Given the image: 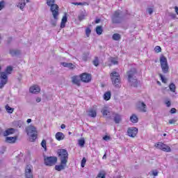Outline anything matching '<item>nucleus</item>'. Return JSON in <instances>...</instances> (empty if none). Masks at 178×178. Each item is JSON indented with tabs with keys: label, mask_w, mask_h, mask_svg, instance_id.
<instances>
[{
	"label": "nucleus",
	"mask_w": 178,
	"mask_h": 178,
	"mask_svg": "<svg viewBox=\"0 0 178 178\" xmlns=\"http://www.w3.org/2000/svg\"><path fill=\"white\" fill-rule=\"evenodd\" d=\"M47 5L50 6V12H51L54 20L58 21L59 19V6L58 4H55V0H47Z\"/></svg>",
	"instance_id": "nucleus-1"
},
{
	"label": "nucleus",
	"mask_w": 178,
	"mask_h": 178,
	"mask_svg": "<svg viewBox=\"0 0 178 178\" xmlns=\"http://www.w3.org/2000/svg\"><path fill=\"white\" fill-rule=\"evenodd\" d=\"M13 70V68L10 66L7 67L6 72H1L0 76V88H3L6 83H8V74H10Z\"/></svg>",
	"instance_id": "nucleus-2"
},
{
	"label": "nucleus",
	"mask_w": 178,
	"mask_h": 178,
	"mask_svg": "<svg viewBox=\"0 0 178 178\" xmlns=\"http://www.w3.org/2000/svg\"><path fill=\"white\" fill-rule=\"evenodd\" d=\"M26 134L30 138L31 143H34L37 140V136L38 132L37 131V128L33 125L29 126L26 129Z\"/></svg>",
	"instance_id": "nucleus-3"
},
{
	"label": "nucleus",
	"mask_w": 178,
	"mask_h": 178,
	"mask_svg": "<svg viewBox=\"0 0 178 178\" xmlns=\"http://www.w3.org/2000/svg\"><path fill=\"white\" fill-rule=\"evenodd\" d=\"M136 74H137V70L136 68H132L127 72L128 81L131 83V86H133V87H137L138 84Z\"/></svg>",
	"instance_id": "nucleus-4"
},
{
	"label": "nucleus",
	"mask_w": 178,
	"mask_h": 178,
	"mask_svg": "<svg viewBox=\"0 0 178 178\" xmlns=\"http://www.w3.org/2000/svg\"><path fill=\"white\" fill-rule=\"evenodd\" d=\"M57 154L60 159V162H65L67 163V161L69 159V153L67 152V150L65 149H59Z\"/></svg>",
	"instance_id": "nucleus-5"
},
{
	"label": "nucleus",
	"mask_w": 178,
	"mask_h": 178,
	"mask_svg": "<svg viewBox=\"0 0 178 178\" xmlns=\"http://www.w3.org/2000/svg\"><path fill=\"white\" fill-rule=\"evenodd\" d=\"M111 81L115 87H119L120 86V75L118 72H112L110 74Z\"/></svg>",
	"instance_id": "nucleus-6"
},
{
	"label": "nucleus",
	"mask_w": 178,
	"mask_h": 178,
	"mask_svg": "<svg viewBox=\"0 0 178 178\" xmlns=\"http://www.w3.org/2000/svg\"><path fill=\"white\" fill-rule=\"evenodd\" d=\"M111 20L114 24H119V23H122V21L123 20V17H122V11H115L111 17Z\"/></svg>",
	"instance_id": "nucleus-7"
},
{
	"label": "nucleus",
	"mask_w": 178,
	"mask_h": 178,
	"mask_svg": "<svg viewBox=\"0 0 178 178\" xmlns=\"http://www.w3.org/2000/svg\"><path fill=\"white\" fill-rule=\"evenodd\" d=\"M44 161L46 166H54L58 162V158L56 156H44Z\"/></svg>",
	"instance_id": "nucleus-8"
},
{
	"label": "nucleus",
	"mask_w": 178,
	"mask_h": 178,
	"mask_svg": "<svg viewBox=\"0 0 178 178\" xmlns=\"http://www.w3.org/2000/svg\"><path fill=\"white\" fill-rule=\"evenodd\" d=\"M160 63L163 73H168L169 72V65H168V59L165 56L160 58Z\"/></svg>",
	"instance_id": "nucleus-9"
},
{
	"label": "nucleus",
	"mask_w": 178,
	"mask_h": 178,
	"mask_svg": "<svg viewBox=\"0 0 178 178\" xmlns=\"http://www.w3.org/2000/svg\"><path fill=\"white\" fill-rule=\"evenodd\" d=\"M154 147H156V148H158L159 149H161V151H164V152H170L171 151L170 147L161 142L156 143Z\"/></svg>",
	"instance_id": "nucleus-10"
},
{
	"label": "nucleus",
	"mask_w": 178,
	"mask_h": 178,
	"mask_svg": "<svg viewBox=\"0 0 178 178\" xmlns=\"http://www.w3.org/2000/svg\"><path fill=\"white\" fill-rule=\"evenodd\" d=\"M25 177L26 178H34L33 175V165H27L25 168Z\"/></svg>",
	"instance_id": "nucleus-11"
},
{
	"label": "nucleus",
	"mask_w": 178,
	"mask_h": 178,
	"mask_svg": "<svg viewBox=\"0 0 178 178\" xmlns=\"http://www.w3.org/2000/svg\"><path fill=\"white\" fill-rule=\"evenodd\" d=\"M102 113L104 118H107V119H112V113H113V112L111 111L109 108L104 107L102 109Z\"/></svg>",
	"instance_id": "nucleus-12"
},
{
	"label": "nucleus",
	"mask_w": 178,
	"mask_h": 178,
	"mask_svg": "<svg viewBox=\"0 0 178 178\" xmlns=\"http://www.w3.org/2000/svg\"><path fill=\"white\" fill-rule=\"evenodd\" d=\"M138 133V129L136 127H130L127 129V135L129 137H131L132 138H134L137 136Z\"/></svg>",
	"instance_id": "nucleus-13"
},
{
	"label": "nucleus",
	"mask_w": 178,
	"mask_h": 178,
	"mask_svg": "<svg viewBox=\"0 0 178 178\" xmlns=\"http://www.w3.org/2000/svg\"><path fill=\"white\" fill-rule=\"evenodd\" d=\"M113 118V122L116 124H119V123H120V122H122V115H120L118 113L113 112V113L111 115V118Z\"/></svg>",
	"instance_id": "nucleus-14"
},
{
	"label": "nucleus",
	"mask_w": 178,
	"mask_h": 178,
	"mask_svg": "<svg viewBox=\"0 0 178 178\" xmlns=\"http://www.w3.org/2000/svg\"><path fill=\"white\" fill-rule=\"evenodd\" d=\"M136 108L140 112H147V105L143 102H138L136 104Z\"/></svg>",
	"instance_id": "nucleus-15"
},
{
	"label": "nucleus",
	"mask_w": 178,
	"mask_h": 178,
	"mask_svg": "<svg viewBox=\"0 0 178 178\" xmlns=\"http://www.w3.org/2000/svg\"><path fill=\"white\" fill-rule=\"evenodd\" d=\"M80 79L83 83H90V81H91V75L90 74L83 73L80 76Z\"/></svg>",
	"instance_id": "nucleus-16"
},
{
	"label": "nucleus",
	"mask_w": 178,
	"mask_h": 178,
	"mask_svg": "<svg viewBox=\"0 0 178 178\" xmlns=\"http://www.w3.org/2000/svg\"><path fill=\"white\" fill-rule=\"evenodd\" d=\"M67 165V163L60 161V165H55V170H57L58 172H60L61 170H65V169H66Z\"/></svg>",
	"instance_id": "nucleus-17"
},
{
	"label": "nucleus",
	"mask_w": 178,
	"mask_h": 178,
	"mask_svg": "<svg viewBox=\"0 0 178 178\" xmlns=\"http://www.w3.org/2000/svg\"><path fill=\"white\" fill-rule=\"evenodd\" d=\"M29 91L31 94H38V92L41 91V89L40 88V86L34 85L30 88Z\"/></svg>",
	"instance_id": "nucleus-18"
},
{
	"label": "nucleus",
	"mask_w": 178,
	"mask_h": 178,
	"mask_svg": "<svg viewBox=\"0 0 178 178\" xmlns=\"http://www.w3.org/2000/svg\"><path fill=\"white\" fill-rule=\"evenodd\" d=\"M66 23H67V13H65L61 19L60 27L65 29L66 27Z\"/></svg>",
	"instance_id": "nucleus-19"
},
{
	"label": "nucleus",
	"mask_w": 178,
	"mask_h": 178,
	"mask_svg": "<svg viewBox=\"0 0 178 178\" xmlns=\"http://www.w3.org/2000/svg\"><path fill=\"white\" fill-rule=\"evenodd\" d=\"M88 116L89 118H97V110L95 108H90L88 111Z\"/></svg>",
	"instance_id": "nucleus-20"
},
{
	"label": "nucleus",
	"mask_w": 178,
	"mask_h": 178,
	"mask_svg": "<svg viewBox=\"0 0 178 178\" xmlns=\"http://www.w3.org/2000/svg\"><path fill=\"white\" fill-rule=\"evenodd\" d=\"M56 139L58 141H62V140L65 139V134H63L62 132H57L56 134Z\"/></svg>",
	"instance_id": "nucleus-21"
},
{
	"label": "nucleus",
	"mask_w": 178,
	"mask_h": 178,
	"mask_svg": "<svg viewBox=\"0 0 178 178\" xmlns=\"http://www.w3.org/2000/svg\"><path fill=\"white\" fill-rule=\"evenodd\" d=\"M17 140V137H6V143H8L9 144H13V143H16Z\"/></svg>",
	"instance_id": "nucleus-22"
},
{
	"label": "nucleus",
	"mask_w": 178,
	"mask_h": 178,
	"mask_svg": "<svg viewBox=\"0 0 178 178\" xmlns=\"http://www.w3.org/2000/svg\"><path fill=\"white\" fill-rule=\"evenodd\" d=\"M72 81L73 84H76V86H80V77L78 76H74L72 77Z\"/></svg>",
	"instance_id": "nucleus-23"
},
{
	"label": "nucleus",
	"mask_w": 178,
	"mask_h": 178,
	"mask_svg": "<svg viewBox=\"0 0 178 178\" xmlns=\"http://www.w3.org/2000/svg\"><path fill=\"white\" fill-rule=\"evenodd\" d=\"M13 133H15V129L13 128H10L7 130H6L3 133V135L4 136V137H6L8 136H10V134H13Z\"/></svg>",
	"instance_id": "nucleus-24"
},
{
	"label": "nucleus",
	"mask_w": 178,
	"mask_h": 178,
	"mask_svg": "<svg viewBox=\"0 0 178 178\" xmlns=\"http://www.w3.org/2000/svg\"><path fill=\"white\" fill-rule=\"evenodd\" d=\"M26 6V0H21L19 3L17 4V7L19 8L21 10H23L24 9V7Z\"/></svg>",
	"instance_id": "nucleus-25"
},
{
	"label": "nucleus",
	"mask_w": 178,
	"mask_h": 178,
	"mask_svg": "<svg viewBox=\"0 0 178 178\" xmlns=\"http://www.w3.org/2000/svg\"><path fill=\"white\" fill-rule=\"evenodd\" d=\"M10 54L11 56H17V55H20V51L18 49H10Z\"/></svg>",
	"instance_id": "nucleus-26"
},
{
	"label": "nucleus",
	"mask_w": 178,
	"mask_h": 178,
	"mask_svg": "<svg viewBox=\"0 0 178 178\" xmlns=\"http://www.w3.org/2000/svg\"><path fill=\"white\" fill-rule=\"evenodd\" d=\"M61 65L64 67H68V69H74V65H73L72 63H61Z\"/></svg>",
	"instance_id": "nucleus-27"
},
{
	"label": "nucleus",
	"mask_w": 178,
	"mask_h": 178,
	"mask_svg": "<svg viewBox=\"0 0 178 178\" xmlns=\"http://www.w3.org/2000/svg\"><path fill=\"white\" fill-rule=\"evenodd\" d=\"M130 122H131V123H137L138 122V118L136 114H133L130 117Z\"/></svg>",
	"instance_id": "nucleus-28"
},
{
	"label": "nucleus",
	"mask_w": 178,
	"mask_h": 178,
	"mask_svg": "<svg viewBox=\"0 0 178 178\" xmlns=\"http://www.w3.org/2000/svg\"><path fill=\"white\" fill-rule=\"evenodd\" d=\"M112 38L114 41H119L122 38V35L119 33H114L112 36Z\"/></svg>",
	"instance_id": "nucleus-29"
},
{
	"label": "nucleus",
	"mask_w": 178,
	"mask_h": 178,
	"mask_svg": "<svg viewBox=\"0 0 178 178\" xmlns=\"http://www.w3.org/2000/svg\"><path fill=\"white\" fill-rule=\"evenodd\" d=\"M111 92H106L104 93V99H105V101H109L111 99Z\"/></svg>",
	"instance_id": "nucleus-30"
},
{
	"label": "nucleus",
	"mask_w": 178,
	"mask_h": 178,
	"mask_svg": "<svg viewBox=\"0 0 178 178\" xmlns=\"http://www.w3.org/2000/svg\"><path fill=\"white\" fill-rule=\"evenodd\" d=\"M102 31H104L102 29V26H97L96 33L97 34H98V35H101V34H102Z\"/></svg>",
	"instance_id": "nucleus-31"
},
{
	"label": "nucleus",
	"mask_w": 178,
	"mask_h": 178,
	"mask_svg": "<svg viewBox=\"0 0 178 178\" xmlns=\"http://www.w3.org/2000/svg\"><path fill=\"white\" fill-rule=\"evenodd\" d=\"M6 109L8 113H13V111H15V108H11L8 105L6 106Z\"/></svg>",
	"instance_id": "nucleus-32"
},
{
	"label": "nucleus",
	"mask_w": 178,
	"mask_h": 178,
	"mask_svg": "<svg viewBox=\"0 0 178 178\" xmlns=\"http://www.w3.org/2000/svg\"><path fill=\"white\" fill-rule=\"evenodd\" d=\"M169 88L172 92H176V86L174 83H170L169 86Z\"/></svg>",
	"instance_id": "nucleus-33"
},
{
	"label": "nucleus",
	"mask_w": 178,
	"mask_h": 178,
	"mask_svg": "<svg viewBox=\"0 0 178 178\" xmlns=\"http://www.w3.org/2000/svg\"><path fill=\"white\" fill-rule=\"evenodd\" d=\"M88 56H90V53L84 54L82 56V60H84L85 62H87L88 59Z\"/></svg>",
	"instance_id": "nucleus-34"
},
{
	"label": "nucleus",
	"mask_w": 178,
	"mask_h": 178,
	"mask_svg": "<svg viewBox=\"0 0 178 178\" xmlns=\"http://www.w3.org/2000/svg\"><path fill=\"white\" fill-rule=\"evenodd\" d=\"M105 177H106V174H105V172L104 171H101L100 172H99L97 177V178H105Z\"/></svg>",
	"instance_id": "nucleus-35"
},
{
	"label": "nucleus",
	"mask_w": 178,
	"mask_h": 178,
	"mask_svg": "<svg viewBox=\"0 0 178 178\" xmlns=\"http://www.w3.org/2000/svg\"><path fill=\"white\" fill-rule=\"evenodd\" d=\"M164 104L165 105H166L167 108H170V106H171L172 105V102H170V100L169 99H167L164 101Z\"/></svg>",
	"instance_id": "nucleus-36"
},
{
	"label": "nucleus",
	"mask_w": 178,
	"mask_h": 178,
	"mask_svg": "<svg viewBox=\"0 0 178 178\" xmlns=\"http://www.w3.org/2000/svg\"><path fill=\"white\" fill-rule=\"evenodd\" d=\"M41 145L44 148V151H47V140H42L41 142Z\"/></svg>",
	"instance_id": "nucleus-37"
},
{
	"label": "nucleus",
	"mask_w": 178,
	"mask_h": 178,
	"mask_svg": "<svg viewBox=\"0 0 178 178\" xmlns=\"http://www.w3.org/2000/svg\"><path fill=\"white\" fill-rule=\"evenodd\" d=\"M159 77L161 78L162 83H166L168 82V79L165 78L162 74H159Z\"/></svg>",
	"instance_id": "nucleus-38"
},
{
	"label": "nucleus",
	"mask_w": 178,
	"mask_h": 178,
	"mask_svg": "<svg viewBox=\"0 0 178 178\" xmlns=\"http://www.w3.org/2000/svg\"><path fill=\"white\" fill-rule=\"evenodd\" d=\"M87 162V159L86 157H83L81 161V168H84L86 166V163Z\"/></svg>",
	"instance_id": "nucleus-39"
},
{
	"label": "nucleus",
	"mask_w": 178,
	"mask_h": 178,
	"mask_svg": "<svg viewBox=\"0 0 178 178\" xmlns=\"http://www.w3.org/2000/svg\"><path fill=\"white\" fill-rule=\"evenodd\" d=\"M110 62H111V65H118V59H116L115 58H111L110 59Z\"/></svg>",
	"instance_id": "nucleus-40"
},
{
	"label": "nucleus",
	"mask_w": 178,
	"mask_h": 178,
	"mask_svg": "<svg viewBox=\"0 0 178 178\" xmlns=\"http://www.w3.org/2000/svg\"><path fill=\"white\" fill-rule=\"evenodd\" d=\"M84 144H86V140H84V139H80L79 140V145H80V147H84Z\"/></svg>",
	"instance_id": "nucleus-41"
},
{
	"label": "nucleus",
	"mask_w": 178,
	"mask_h": 178,
	"mask_svg": "<svg viewBox=\"0 0 178 178\" xmlns=\"http://www.w3.org/2000/svg\"><path fill=\"white\" fill-rule=\"evenodd\" d=\"M13 124L15 126V127H22V123H20L19 121H15Z\"/></svg>",
	"instance_id": "nucleus-42"
},
{
	"label": "nucleus",
	"mask_w": 178,
	"mask_h": 178,
	"mask_svg": "<svg viewBox=\"0 0 178 178\" xmlns=\"http://www.w3.org/2000/svg\"><path fill=\"white\" fill-rule=\"evenodd\" d=\"M149 175L156 177V176H158V171L156 170H153L151 171V172H149Z\"/></svg>",
	"instance_id": "nucleus-43"
},
{
	"label": "nucleus",
	"mask_w": 178,
	"mask_h": 178,
	"mask_svg": "<svg viewBox=\"0 0 178 178\" xmlns=\"http://www.w3.org/2000/svg\"><path fill=\"white\" fill-rule=\"evenodd\" d=\"M93 65H95V66H98V65H99V60H98V57H96L93 60Z\"/></svg>",
	"instance_id": "nucleus-44"
},
{
	"label": "nucleus",
	"mask_w": 178,
	"mask_h": 178,
	"mask_svg": "<svg viewBox=\"0 0 178 178\" xmlns=\"http://www.w3.org/2000/svg\"><path fill=\"white\" fill-rule=\"evenodd\" d=\"M86 37H90V35L91 34V29L90 28H86Z\"/></svg>",
	"instance_id": "nucleus-45"
},
{
	"label": "nucleus",
	"mask_w": 178,
	"mask_h": 178,
	"mask_svg": "<svg viewBox=\"0 0 178 178\" xmlns=\"http://www.w3.org/2000/svg\"><path fill=\"white\" fill-rule=\"evenodd\" d=\"M154 51H156V52H157V54H159V52H161L162 51V49L159 46H156L154 48Z\"/></svg>",
	"instance_id": "nucleus-46"
},
{
	"label": "nucleus",
	"mask_w": 178,
	"mask_h": 178,
	"mask_svg": "<svg viewBox=\"0 0 178 178\" xmlns=\"http://www.w3.org/2000/svg\"><path fill=\"white\" fill-rule=\"evenodd\" d=\"M5 8V1H2L0 2V10H2Z\"/></svg>",
	"instance_id": "nucleus-47"
},
{
	"label": "nucleus",
	"mask_w": 178,
	"mask_h": 178,
	"mask_svg": "<svg viewBox=\"0 0 178 178\" xmlns=\"http://www.w3.org/2000/svg\"><path fill=\"white\" fill-rule=\"evenodd\" d=\"M78 19L80 22H81L82 20H84L86 19V15H79Z\"/></svg>",
	"instance_id": "nucleus-48"
},
{
	"label": "nucleus",
	"mask_w": 178,
	"mask_h": 178,
	"mask_svg": "<svg viewBox=\"0 0 178 178\" xmlns=\"http://www.w3.org/2000/svg\"><path fill=\"white\" fill-rule=\"evenodd\" d=\"M103 140H104V141H109V140H111V136L106 135L103 137Z\"/></svg>",
	"instance_id": "nucleus-49"
},
{
	"label": "nucleus",
	"mask_w": 178,
	"mask_h": 178,
	"mask_svg": "<svg viewBox=\"0 0 178 178\" xmlns=\"http://www.w3.org/2000/svg\"><path fill=\"white\" fill-rule=\"evenodd\" d=\"M147 12L149 15H152V13H154V9H152V8H149L147 9Z\"/></svg>",
	"instance_id": "nucleus-50"
},
{
	"label": "nucleus",
	"mask_w": 178,
	"mask_h": 178,
	"mask_svg": "<svg viewBox=\"0 0 178 178\" xmlns=\"http://www.w3.org/2000/svg\"><path fill=\"white\" fill-rule=\"evenodd\" d=\"M170 17H171V19H176V14L170 13Z\"/></svg>",
	"instance_id": "nucleus-51"
},
{
	"label": "nucleus",
	"mask_w": 178,
	"mask_h": 178,
	"mask_svg": "<svg viewBox=\"0 0 178 178\" xmlns=\"http://www.w3.org/2000/svg\"><path fill=\"white\" fill-rule=\"evenodd\" d=\"M177 120H170L169 123L170 124H175L176 123Z\"/></svg>",
	"instance_id": "nucleus-52"
},
{
	"label": "nucleus",
	"mask_w": 178,
	"mask_h": 178,
	"mask_svg": "<svg viewBox=\"0 0 178 178\" xmlns=\"http://www.w3.org/2000/svg\"><path fill=\"white\" fill-rule=\"evenodd\" d=\"M170 113H176V108H171Z\"/></svg>",
	"instance_id": "nucleus-53"
},
{
	"label": "nucleus",
	"mask_w": 178,
	"mask_h": 178,
	"mask_svg": "<svg viewBox=\"0 0 178 178\" xmlns=\"http://www.w3.org/2000/svg\"><path fill=\"white\" fill-rule=\"evenodd\" d=\"M84 5H87V3L86 2H84V3L79 2L78 3V6H83Z\"/></svg>",
	"instance_id": "nucleus-54"
},
{
	"label": "nucleus",
	"mask_w": 178,
	"mask_h": 178,
	"mask_svg": "<svg viewBox=\"0 0 178 178\" xmlns=\"http://www.w3.org/2000/svg\"><path fill=\"white\" fill-rule=\"evenodd\" d=\"M60 127H61V129H66V125L64 124H62Z\"/></svg>",
	"instance_id": "nucleus-55"
},
{
	"label": "nucleus",
	"mask_w": 178,
	"mask_h": 178,
	"mask_svg": "<svg viewBox=\"0 0 178 178\" xmlns=\"http://www.w3.org/2000/svg\"><path fill=\"white\" fill-rule=\"evenodd\" d=\"M101 22V19H97L96 20H95V23L97 24H98V23H99Z\"/></svg>",
	"instance_id": "nucleus-56"
},
{
	"label": "nucleus",
	"mask_w": 178,
	"mask_h": 178,
	"mask_svg": "<svg viewBox=\"0 0 178 178\" xmlns=\"http://www.w3.org/2000/svg\"><path fill=\"white\" fill-rule=\"evenodd\" d=\"M36 102H41V99H40V97H38V98L36 99Z\"/></svg>",
	"instance_id": "nucleus-57"
},
{
	"label": "nucleus",
	"mask_w": 178,
	"mask_h": 178,
	"mask_svg": "<svg viewBox=\"0 0 178 178\" xmlns=\"http://www.w3.org/2000/svg\"><path fill=\"white\" fill-rule=\"evenodd\" d=\"M175 12H176L177 15H178V7L175 6Z\"/></svg>",
	"instance_id": "nucleus-58"
},
{
	"label": "nucleus",
	"mask_w": 178,
	"mask_h": 178,
	"mask_svg": "<svg viewBox=\"0 0 178 178\" xmlns=\"http://www.w3.org/2000/svg\"><path fill=\"white\" fill-rule=\"evenodd\" d=\"M72 5L79 6V2H73Z\"/></svg>",
	"instance_id": "nucleus-59"
},
{
	"label": "nucleus",
	"mask_w": 178,
	"mask_h": 178,
	"mask_svg": "<svg viewBox=\"0 0 178 178\" xmlns=\"http://www.w3.org/2000/svg\"><path fill=\"white\" fill-rule=\"evenodd\" d=\"M102 159H106V154L103 156Z\"/></svg>",
	"instance_id": "nucleus-60"
},
{
	"label": "nucleus",
	"mask_w": 178,
	"mask_h": 178,
	"mask_svg": "<svg viewBox=\"0 0 178 178\" xmlns=\"http://www.w3.org/2000/svg\"><path fill=\"white\" fill-rule=\"evenodd\" d=\"M26 122L27 123H31V119H28Z\"/></svg>",
	"instance_id": "nucleus-61"
},
{
	"label": "nucleus",
	"mask_w": 178,
	"mask_h": 178,
	"mask_svg": "<svg viewBox=\"0 0 178 178\" xmlns=\"http://www.w3.org/2000/svg\"><path fill=\"white\" fill-rule=\"evenodd\" d=\"M114 178H122V177H120V175H119V176H117V177H115Z\"/></svg>",
	"instance_id": "nucleus-62"
},
{
	"label": "nucleus",
	"mask_w": 178,
	"mask_h": 178,
	"mask_svg": "<svg viewBox=\"0 0 178 178\" xmlns=\"http://www.w3.org/2000/svg\"><path fill=\"white\" fill-rule=\"evenodd\" d=\"M27 3L30 2V0H25Z\"/></svg>",
	"instance_id": "nucleus-63"
},
{
	"label": "nucleus",
	"mask_w": 178,
	"mask_h": 178,
	"mask_svg": "<svg viewBox=\"0 0 178 178\" xmlns=\"http://www.w3.org/2000/svg\"><path fill=\"white\" fill-rule=\"evenodd\" d=\"M163 137H166V134H163Z\"/></svg>",
	"instance_id": "nucleus-64"
}]
</instances>
